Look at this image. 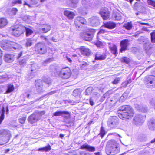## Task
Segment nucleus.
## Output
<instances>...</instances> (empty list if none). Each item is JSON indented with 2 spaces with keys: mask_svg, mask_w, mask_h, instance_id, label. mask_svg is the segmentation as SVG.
<instances>
[{
  "mask_svg": "<svg viewBox=\"0 0 155 155\" xmlns=\"http://www.w3.org/2000/svg\"><path fill=\"white\" fill-rule=\"evenodd\" d=\"M119 116L123 120L129 119L133 116L134 111L130 106L125 105L121 107L119 110Z\"/></svg>",
  "mask_w": 155,
  "mask_h": 155,
  "instance_id": "f257e3e1",
  "label": "nucleus"
},
{
  "mask_svg": "<svg viewBox=\"0 0 155 155\" xmlns=\"http://www.w3.org/2000/svg\"><path fill=\"white\" fill-rule=\"evenodd\" d=\"M120 148L118 144L114 140H110L107 143L105 151L107 155H114L119 153Z\"/></svg>",
  "mask_w": 155,
  "mask_h": 155,
  "instance_id": "f03ea898",
  "label": "nucleus"
},
{
  "mask_svg": "<svg viewBox=\"0 0 155 155\" xmlns=\"http://www.w3.org/2000/svg\"><path fill=\"white\" fill-rule=\"evenodd\" d=\"M1 46L3 49L9 51L16 50H20L22 49L21 45L8 40L2 41Z\"/></svg>",
  "mask_w": 155,
  "mask_h": 155,
  "instance_id": "7ed1b4c3",
  "label": "nucleus"
},
{
  "mask_svg": "<svg viewBox=\"0 0 155 155\" xmlns=\"http://www.w3.org/2000/svg\"><path fill=\"white\" fill-rule=\"evenodd\" d=\"M45 114L44 111L34 113L28 117V121L29 123L31 124L36 122L41 119L42 116Z\"/></svg>",
  "mask_w": 155,
  "mask_h": 155,
  "instance_id": "20e7f679",
  "label": "nucleus"
},
{
  "mask_svg": "<svg viewBox=\"0 0 155 155\" xmlns=\"http://www.w3.org/2000/svg\"><path fill=\"white\" fill-rule=\"evenodd\" d=\"M35 51L38 54H42L47 51L46 46L44 43L39 42L35 46Z\"/></svg>",
  "mask_w": 155,
  "mask_h": 155,
  "instance_id": "39448f33",
  "label": "nucleus"
},
{
  "mask_svg": "<svg viewBox=\"0 0 155 155\" xmlns=\"http://www.w3.org/2000/svg\"><path fill=\"white\" fill-rule=\"evenodd\" d=\"M71 74L70 68L67 67L61 69L59 72V75L63 79H67L70 77Z\"/></svg>",
  "mask_w": 155,
  "mask_h": 155,
  "instance_id": "423d86ee",
  "label": "nucleus"
},
{
  "mask_svg": "<svg viewBox=\"0 0 155 155\" xmlns=\"http://www.w3.org/2000/svg\"><path fill=\"white\" fill-rule=\"evenodd\" d=\"M25 27L21 25H17L12 29V34L17 37L19 36L25 31Z\"/></svg>",
  "mask_w": 155,
  "mask_h": 155,
  "instance_id": "0eeeda50",
  "label": "nucleus"
},
{
  "mask_svg": "<svg viewBox=\"0 0 155 155\" xmlns=\"http://www.w3.org/2000/svg\"><path fill=\"white\" fill-rule=\"evenodd\" d=\"M119 120V118L116 116H111L108 119L107 124L111 128H114L118 125Z\"/></svg>",
  "mask_w": 155,
  "mask_h": 155,
  "instance_id": "6e6552de",
  "label": "nucleus"
},
{
  "mask_svg": "<svg viewBox=\"0 0 155 155\" xmlns=\"http://www.w3.org/2000/svg\"><path fill=\"white\" fill-rule=\"evenodd\" d=\"M43 82L41 80H38L35 81V85L37 92L40 94L43 93L44 90L43 89Z\"/></svg>",
  "mask_w": 155,
  "mask_h": 155,
  "instance_id": "1a4fd4ad",
  "label": "nucleus"
},
{
  "mask_svg": "<svg viewBox=\"0 0 155 155\" xmlns=\"http://www.w3.org/2000/svg\"><path fill=\"white\" fill-rule=\"evenodd\" d=\"M143 118V116L140 114L137 115L133 119V123L137 126L141 125L144 122Z\"/></svg>",
  "mask_w": 155,
  "mask_h": 155,
  "instance_id": "9d476101",
  "label": "nucleus"
},
{
  "mask_svg": "<svg viewBox=\"0 0 155 155\" xmlns=\"http://www.w3.org/2000/svg\"><path fill=\"white\" fill-rule=\"evenodd\" d=\"M129 41L127 39H125L121 41L120 42L121 48L120 52L122 53L123 51L127 50V46L129 45Z\"/></svg>",
  "mask_w": 155,
  "mask_h": 155,
  "instance_id": "9b49d317",
  "label": "nucleus"
},
{
  "mask_svg": "<svg viewBox=\"0 0 155 155\" xmlns=\"http://www.w3.org/2000/svg\"><path fill=\"white\" fill-rule=\"evenodd\" d=\"M75 25L77 28H79L80 24H83L87 23L86 20L83 17H78L75 19L74 21Z\"/></svg>",
  "mask_w": 155,
  "mask_h": 155,
  "instance_id": "f8f14e48",
  "label": "nucleus"
},
{
  "mask_svg": "<svg viewBox=\"0 0 155 155\" xmlns=\"http://www.w3.org/2000/svg\"><path fill=\"white\" fill-rule=\"evenodd\" d=\"M91 25L93 26H96L100 24L99 18L97 16L92 17L90 19Z\"/></svg>",
  "mask_w": 155,
  "mask_h": 155,
  "instance_id": "ddd939ff",
  "label": "nucleus"
},
{
  "mask_svg": "<svg viewBox=\"0 0 155 155\" xmlns=\"http://www.w3.org/2000/svg\"><path fill=\"white\" fill-rule=\"evenodd\" d=\"M93 35V32H84L81 34V36L83 39L86 41H90L92 40Z\"/></svg>",
  "mask_w": 155,
  "mask_h": 155,
  "instance_id": "4468645a",
  "label": "nucleus"
},
{
  "mask_svg": "<svg viewBox=\"0 0 155 155\" xmlns=\"http://www.w3.org/2000/svg\"><path fill=\"white\" fill-rule=\"evenodd\" d=\"M53 114L54 116H61V115L62 116L64 117L68 118L70 116V114L68 112L66 111H58L55 112Z\"/></svg>",
  "mask_w": 155,
  "mask_h": 155,
  "instance_id": "2eb2a0df",
  "label": "nucleus"
},
{
  "mask_svg": "<svg viewBox=\"0 0 155 155\" xmlns=\"http://www.w3.org/2000/svg\"><path fill=\"white\" fill-rule=\"evenodd\" d=\"M79 49L81 54L84 56H88L91 54V51L84 46L81 47Z\"/></svg>",
  "mask_w": 155,
  "mask_h": 155,
  "instance_id": "dca6fc26",
  "label": "nucleus"
},
{
  "mask_svg": "<svg viewBox=\"0 0 155 155\" xmlns=\"http://www.w3.org/2000/svg\"><path fill=\"white\" fill-rule=\"evenodd\" d=\"M7 133V131L3 129L0 130V146L6 143L3 137Z\"/></svg>",
  "mask_w": 155,
  "mask_h": 155,
  "instance_id": "f3484780",
  "label": "nucleus"
},
{
  "mask_svg": "<svg viewBox=\"0 0 155 155\" xmlns=\"http://www.w3.org/2000/svg\"><path fill=\"white\" fill-rule=\"evenodd\" d=\"M80 149H86L90 152H94L95 150L94 147L90 146L87 144H85L82 145L81 146Z\"/></svg>",
  "mask_w": 155,
  "mask_h": 155,
  "instance_id": "a211bd4d",
  "label": "nucleus"
},
{
  "mask_svg": "<svg viewBox=\"0 0 155 155\" xmlns=\"http://www.w3.org/2000/svg\"><path fill=\"white\" fill-rule=\"evenodd\" d=\"M51 29L50 26L48 24H43L41 27L40 28V31L43 33H45L48 32Z\"/></svg>",
  "mask_w": 155,
  "mask_h": 155,
  "instance_id": "6ab92c4d",
  "label": "nucleus"
},
{
  "mask_svg": "<svg viewBox=\"0 0 155 155\" xmlns=\"http://www.w3.org/2000/svg\"><path fill=\"white\" fill-rule=\"evenodd\" d=\"M148 127L151 130H155V119H151L148 122Z\"/></svg>",
  "mask_w": 155,
  "mask_h": 155,
  "instance_id": "aec40b11",
  "label": "nucleus"
},
{
  "mask_svg": "<svg viewBox=\"0 0 155 155\" xmlns=\"http://www.w3.org/2000/svg\"><path fill=\"white\" fill-rule=\"evenodd\" d=\"M64 13L69 19H72L75 16V14L74 12L68 10L64 11Z\"/></svg>",
  "mask_w": 155,
  "mask_h": 155,
  "instance_id": "412c9836",
  "label": "nucleus"
},
{
  "mask_svg": "<svg viewBox=\"0 0 155 155\" xmlns=\"http://www.w3.org/2000/svg\"><path fill=\"white\" fill-rule=\"evenodd\" d=\"M106 55L104 54H101L100 53L97 52L95 54V60H102L105 59Z\"/></svg>",
  "mask_w": 155,
  "mask_h": 155,
  "instance_id": "4be33fe9",
  "label": "nucleus"
},
{
  "mask_svg": "<svg viewBox=\"0 0 155 155\" xmlns=\"http://www.w3.org/2000/svg\"><path fill=\"white\" fill-rule=\"evenodd\" d=\"M82 3L86 8H89L90 7H93L90 0H82Z\"/></svg>",
  "mask_w": 155,
  "mask_h": 155,
  "instance_id": "5701e85b",
  "label": "nucleus"
},
{
  "mask_svg": "<svg viewBox=\"0 0 155 155\" xmlns=\"http://www.w3.org/2000/svg\"><path fill=\"white\" fill-rule=\"evenodd\" d=\"M4 58L5 61L10 63L14 60V55L11 54H6Z\"/></svg>",
  "mask_w": 155,
  "mask_h": 155,
  "instance_id": "b1692460",
  "label": "nucleus"
},
{
  "mask_svg": "<svg viewBox=\"0 0 155 155\" xmlns=\"http://www.w3.org/2000/svg\"><path fill=\"white\" fill-rule=\"evenodd\" d=\"M147 79V84H155V76L152 75H150L146 77Z\"/></svg>",
  "mask_w": 155,
  "mask_h": 155,
  "instance_id": "393cba45",
  "label": "nucleus"
},
{
  "mask_svg": "<svg viewBox=\"0 0 155 155\" xmlns=\"http://www.w3.org/2000/svg\"><path fill=\"white\" fill-rule=\"evenodd\" d=\"M143 47L146 52H148L153 48V45L147 41L144 44Z\"/></svg>",
  "mask_w": 155,
  "mask_h": 155,
  "instance_id": "a878e982",
  "label": "nucleus"
},
{
  "mask_svg": "<svg viewBox=\"0 0 155 155\" xmlns=\"http://www.w3.org/2000/svg\"><path fill=\"white\" fill-rule=\"evenodd\" d=\"M109 48L112 53L116 56L117 54V46L114 44H112L110 45Z\"/></svg>",
  "mask_w": 155,
  "mask_h": 155,
  "instance_id": "bb28decb",
  "label": "nucleus"
},
{
  "mask_svg": "<svg viewBox=\"0 0 155 155\" xmlns=\"http://www.w3.org/2000/svg\"><path fill=\"white\" fill-rule=\"evenodd\" d=\"M105 28L110 29H112L115 28L116 26V24L113 22H107L104 24Z\"/></svg>",
  "mask_w": 155,
  "mask_h": 155,
  "instance_id": "cd10ccee",
  "label": "nucleus"
},
{
  "mask_svg": "<svg viewBox=\"0 0 155 155\" xmlns=\"http://www.w3.org/2000/svg\"><path fill=\"white\" fill-rule=\"evenodd\" d=\"M39 0H29L30 4L28 3L26 1L24 2V5H27L28 7L30 8L32 7L31 5H36L38 3Z\"/></svg>",
  "mask_w": 155,
  "mask_h": 155,
  "instance_id": "c85d7f7f",
  "label": "nucleus"
},
{
  "mask_svg": "<svg viewBox=\"0 0 155 155\" xmlns=\"http://www.w3.org/2000/svg\"><path fill=\"white\" fill-rule=\"evenodd\" d=\"M39 68V67L36 64L34 63L31 65V71L32 73L36 72Z\"/></svg>",
  "mask_w": 155,
  "mask_h": 155,
  "instance_id": "c756f323",
  "label": "nucleus"
},
{
  "mask_svg": "<svg viewBox=\"0 0 155 155\" xmlns=\"http://www.w3.org/2000/svg\"><path fill=\"white\" fill-rule=\"evenodd\" d=\"M8 23L7 20L4 18L0 19V27L3 28Z\"/></svg>",
  "mask_w": 155,
  "mask_h": 155,
  "instance_id": "7c9ffc66",
  "label": "nucleus"
},
{
  "mask_svg": "<svg viewBox=\"0 0 155 155\" xmlns=\"http://www.w3.org/2000/svg\"><path fill=\"white\" fill-rule=\"evenodd\" d=\"M136 107L140 111L143 112H146L147 110V107L145 106H141L139 105H136Z\"/></svg>",
  "mask_w": 155,
  "mask_h": 155,
  "instance_id": "2f4dec72",
  "label": "nucleus"
},
{
  "mask_svg": "<svg viewBox=\"0 0 155 155\" xmlns=\"http://www.w3.org/2000/svg\"><path fill=\"white\" fill-rule=\"evenodd\" d=\"M112 18L114 19L117 20H120L122 18L120 14L118 13H113Z\"/></svg>",
  "mask_w": 155,
  "mask_h": 155,
  "instance_id": "473e14b6",
  "label": "nucleus"
},
{
  "mask_svg": "<svg viewBox=\"0 0 155 155\" xmlns=\"http://www.w3.org/2000/svg\"><path fill=\"white\" fill-rule=\"evenodd\" d=\"M51 149V147L50 145L45 146L44 147L40 148L37 150L41 151H48Z\"/></svg>",
  "mask_w": 155,
  "mask_h": 155,
  "instance_id": "72a5a7b5",
  "label": "nucleus"
},
{
  "mask_svg": "<svg viewBox=\"0 0 155 155\" xmlns=\"http://www.w3.org/2000/svg\"><path fill=\"white\" fill-rule=\"evenodd\" d=\"M93 89V88L92 87H88L85 90L84 92L85 95H89L92 92Z\"/></svg>",
  "mask_w": 155,
  "mask_h": 155,
  "instance_id": "f704fd0d",
  "label": "nucleus"
},
{
  "mask_svg": "<svg viewBox=\"0 0 155 155\" xmlns=\"http://www.w3.org/2000/svg\"><path fill=\"white\" fill-rule=\"evenodd\" d=\"M25 45L26 46H30L32 44V40L31 38H27L25 41Z\"/></svg>",
  "mask_w": 155,
  "mask_h": 155,
  "instance_id": "c9c22d12",
  "label": "nucleus"
},
{
  "mask_svg": "<svg viewBox=\"0 0 155 155\" xmlns=\"http://www.w3.org/2000/svg\"><path fill=\"white\" fill-rule=\"evenodd\" d=\"M124 27L127 29L130 30L132 28V24L131 22H128L126 23H125L124 25Z\"/></svg>",
  "mask_w": 155,
  "mask_h": 155,
  "instance_id": "e433bc0d",
  "label": "nucleus"
},
{
  "mask_svg": "<svg viewBox=\"0 0 155 155\" xmlns=\"http://www.w3.org/2000/svg\"><path fill=\"white\" fill-rule=\"evenodd\" d=\"M14 89V87L12 85H9L5 93L8 94L10 93L13 91Z\"/></svg>",
  "mask_w": 155,
  "mask_h": 155,
  "instance_id": "4c0bfd02",
  "label": "nucleus"
},
{
  "mask_svg": "<svg viewBox=\"0 0 155 155\" xmlns=\"http://www.w3.org/2000/svg\"><path fill=\"white\" fill-rule=\"evenodd\" d=\"M101 15L104 19L106 20L109 17V12H107L104 14Z\"/></svg>",
  "mask_w": 155,
  "mask_h": 155,
  "instance_id": "58836bf2",
  "label": "nucleus"
},
{
  "mask_svg": "<svg viewBox=\"0 0 155 155\" xmlns=\"http://www.w3.org/2000/svg\"><path fill=\"white\" fill-rule=\"evenodd\" d=\"M25 30L26 31V34L27 36L30 35L33 33V31L31 30L28 28H25Z\"/></svg>",
  "mask_w": 155,
  "mask_h": 155,
  "instance_id": "ea45409f",
  "label": "nucleus"
},
{
  "mask_svg": "<svg viewBox=\"0 0 155 155\" xmlns=\"http://www.w3.org/2000/svg\"><path fill=\"white\" fill-rule=\"evenodd\" d=\"M122 62H124L126 64H128L130 62V59L127 57H124L121 59Z\"/></svg>",
  "mask_w": 155,
  "mask_h": 155,
  "instance_id": "a19ab883",
  "label": "nucleus"
},
{
  "mask_svg": "<svg viewBox=\"0 0 155 155\" xmlns=\"http://www.w3.org/2000/svg\"><path fill=\"white\" fill-rule=\"evenodd\" d=\"M107 12H109L108 10V9L105 7H103L101 10L100 13V15H103Z\"/></svg>",
  "mask_w": 155,
  "mask_h": 155,
  "instance_id": "79ce46f5",
  "label": "nucleus"
},
{
  "mask_svg": "<svg viewBox=\"0 0 155 155\" xmlns=\"http://www.w3.org/2000/svg\"><path fill=\"white\" fill-rule=\"evenodd\" d=\"M80 93V92L79 89H76L74 90L73 95L75 97H76L77 96L79 95Z\"/></svg>",
  "mask_w": 155,
  "mask_h": 155,
  "instance_id": "37998d69",
  "label": "nucleus"
},
{
  "mask_svg": "<svg viewBox=\"0 0 155 155\" xmlns=\"http://www.w3.org/2000/svg\"><path fill=\"white\" fill-rule=\"evenodd\" d=\"M26 62V59L25 58L20 60L19 61V64L20 65H24L25 64Z\"/></svg>",
  "mask_w": 155,
  "mask_h": 155,
  "instance_id": "c03bdc74",
  "label": "nucleus"
},
{
  "mask_svg": "<svg viewBox=\"0 0 155 155\" xmlns=\"http://www.w3.org/2000/svg\"><path fill=\"white\" fill-rule=\"evenodd\" d=\"M146 40V38L143 37H141L138 39V41L140 44H141L143 42H145Z\"/></svg>",
  "mask_w": 155,
  "mask_h": 155,
  "instance_id": "a18cd8bd",
  "label": "nucleus"
},
{
  "mask_svg": "<svg viewBox=\"0 0 155 155\" xmlns=\"http://www.w3.org/2000/svg\"><path fill=\"white\" fill-rule=\"evenodd\" d=\"M43 80L45 83L48 84H51V81L49 78H45Z\"/></svg>",
  "mask_w": 155,
  "mask_h": 155,
  "instance_id": "49530a36",
  "label": "nucleus"
},
{
  "mask_svg": "<svg viewBox=\"0 0 155 155\" xmlns=\"http://www.w3.org/2000/svg\"><path fill=\"white\" fill-rule=\"evenodd\" d=\"M147 2L149 5L155 7V0H147Z\"/></svg>",
  "mask_w": 155,
  "mask_h": 155,
  "instance_id": "de8ad7c7",
  "label": "nucleus"
},
{
  "mask_svg": "<svg viewBox=\"0 0 155 155\" xmlns=\"http://www.w3.org/2000/svg\"><path fill=\"white\" fill-rule=\"evenodd\" d=\"M52 60H53V59L52 58H48L44 61V62L43 64V65L44 66H45L46 65V63H50V62Z\"/></svg>",
  "mask_w": 155,
  "mask_h": 155,
  "instance_id": "09e8293b",
  "label": "nucleus"
},
{
  "mask_svg": "<svg viewBox=\"0 0 155 155\" xmlns=\"http://www.w3.org/2000/svg\"><path fill=\"white\" fill-rule=\"evenodd\" d=\"M151 41L152 43H155V32H153L151 33Z\"/></svg>",
  "mask_w": 155,
  "mask_h": 155,
  "instance_id": "8fccbe9b",
  "label": "nucleus"
},
{
  "mask_svg": "<svg viewBox=\"0 0 155 155\" xmlns=\"http://www.w3.org/2000/svg\"><path fill=\"white\" fill-rule=\"evenodd\" d=\"M105 134V130L104 128L102 127H101L100 134V135L102 137H103V136Z\"/></svg>",
  "mask_w": 155,
  "mask_h": 155,
  "instance_id": "3c124183",
  "label": "nucleus"
},
{
  "mask_svg": "<svg viewBox=\"0 0 155 155\" xmlns=\"http://www.w3.org/2000/svg\"><path fill=\"white\" fill-rule=\"evenodd\" d=\"M49 69L51 71H54L56 69L55 66L54 65H51L49 67Z\"/></svg>",
  "mask_w": 155,
  "mask_h": 155,
  "instance_id": "603ef678",
  "label": "nucleus"
},
{
  "mask_svg": "<svg viewBox=\"0 0 155 155\" xmlns=\"http://www.w3.org/2000/svg\"><path fill=\"white\" fill-rule=\"evenodd\" d=\"M17 11L18 10L16 8H13L11 10V14L12 15H15Z\"/></svg>",
  "mask_w": 155,
  "mask_h": 155,
  "instance_id": "864d4df0",
  "label": "nucleus"
},
{
  "mask_svg": "<svg viewBox=\"0 0 155 155\" xmlns=\"http://www.w3.org/2000/svg\"><path fill=\"white\" fill-rule=\"evenodd\" d=\"M26 119V118L25 117H23L19 119V122L22 124H23L24 123L25 120Z\"/></svg>",
  "mask_w": 155,
  "mask_h": 155,
  "instance_id": "5fc2aeb1",
  "label": "nucleus"
},
{
  "mask_svg": "<svg viewBox=\"0 0 155 155\" xmlns=\"http://www.w3.org/2000/svg\"><path fill=\"white\" fill-rule=\"evenodd\" d=\"M120 80V79L119 78H116L113 81L112 83L114 84H116L119 83Z\"/></svg>",
  "mask_w": 155,
  "mask_h": 155,
  "instance_id": "6e6d98bb",
  "label": "nucleus"
},
{
  "mask_svg": "<svg viewBox=\"0 0 155 155\" xmlns=\"http://www.w3.org/2000/svg\"><path fill=\"white\" fill-rule=\"evenodd\" d=\"M25 94L26 95V96L28 98H32L33 97L31 95V93H26Z\"/></svg>",
  "mask_w": 155,
  "mask_h": 155,
  "instance_id": "4d7b16f0",
  "label": "nucleus"
},
{
  "mask_svg": "<svg viewBox=\"0 0 155 155\" xmlns=\"http://www.w3.org/2000/svg\"><path fill=\"white\" fill-rule=\"evenodd\" d=\"M13 3L15 4H21L22 1L21 0H16L13 2Z\"/></svg>",
  "mask_w": 155,
  "mask_h": 155,
  "instance_id": "13d9d810",
  "label": "nucleus"
},
{
  "mask_svg": "<svg viewBox=\"0 0 155 155\" xmlns=\"http://www.w3.org/2000/svg\"><path fill=\"white\" fill-rule=\"evenodd\" d=\"M89 102H90V104L91 106H93L94 105V102H93V100L91 98H90L89 99Z\"/></svg>",
  "mask_w": 155,
  "mask_h": 155,
  "instance_id": "bf43d9fd",
  "label": "nucleus"
},
{
  "mask_svg": "<svg viewBox=\"0 0 155 155\" xmlns=\"http://www.w3.org/2000/svg\"><path fill=\"white\" fill-rule=\"evenodd\" d=\"M105 32V31L104 29H100V31H99L98 33V34L102 33H104Z\"/></svg>",
  "mask_w": 155,
  "mask_h": 155,
  "instance_id": "052dcab7",
  "label": "nucleus"
},
{
  "mask_svg": "<svg viewBox=\"0 0 155 155\" xmlns=\"http://www.w3.org/2000/svg\"><path fill=\"white\" fill-rule=\"evenodd\" d=\"M127 96V93L126 92H124L123 95V97L124 98H126Z\"/></svg>",
  "mask_w": 155,
  "mask_h": 155,
  "instance_id": "680f3d73",
  "label": "nucleus"
},
{
  "mask_svg": "<svg viewBox=\"0 0 155 155\" xmlns=\"http://www.w3.org/2000/svg\"><path fill=\"white\" fill-rule=\"evenodd\" d=\"M66 58L67 60L70 63H71L72 62V60L70 58H69L68 56H66Z\"/></svg>",
  "mask_w": 155,
  "mask_h": 155,
  "instance_id": "e2e57ef3",
  "label": "nucleus"
},
{
  "mask_svg": "<svg viewBox=\"0 0 155 155\" xmlns=\"http://www.w3.org/2000/svg\"><path fill=\"white\" fill-rule=\"evenodd\" d=\"M56 91H52L50 92H49L48 93V95H51L53 94H54L56 93Z\"/></svg>",
  "mask_w": 155,
  "mask_h": 155,
  "instance_id": "0e129e2a",
  "label": "nucleus"
},
{
  "mask_svg": "<svg viewBox=\"0 0 155 155\" xmlns=\"http://www.w3.org/2000/svg\"><path fill=\"white\" fill-rule=\"evenodd\" d=\"M78 0H72L71 2L73 4H76L78 2Z\"/></svg>",
  "mask_w": 155,
  "mask_h": 155,
  "instance_id": "69168bd1",
  "label": "nucleus"
},
{
  "mask_svg": "<svg viewBox=\"0 0 155 155\" xmlns=\"http://www.w3.org/2000/svg\"><path fill=\"white\" fill-rule=\"evenodd\" d=\"M22 52L21 51L18 54V55L17 57V58H19L21 55L22 54Z\"/></svg>",
  "mask_w": 155,
  "mask_h": 155,
  "instance_id": "338daca9",
  "label": "nucleus"
},
{
  "mask_svg": "<svg viewBox=\"0 0 155 155\" xmlns=\"http://www.w3.org/2000/svg\"><path fill=\"white\" fill-rule=\"evenodd\" d=\"M52 40L54 42H57L58 41V39L54 38L53 37L52 38Z\"/></svg>",
  "mask_w": 155,
  "mask_h": 155,
  "instance_id": "774afa93",
  "label": "nucleus"
}]
</instances>
